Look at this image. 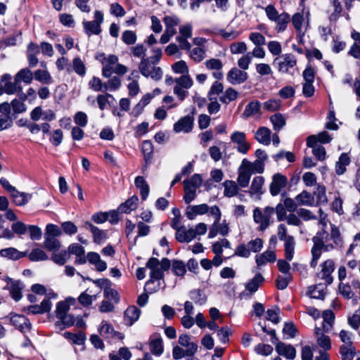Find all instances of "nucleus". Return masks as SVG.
Returning <instances> with one entry per match:
<instances>
[{
  "instance_id": "43",
  "label": "nucleus",
  "mask_w": 360,
  "mask_h": 360,
  "mask_svg": "<svg viewBox=\"0 0 360 360\" xmlns=\"http://www.w3.org/2000/svg\"><path fill=\"white\" fill-rule=\"evenodd\" d=\"M238 96V91L231 87L228 88L224 94L219 97V101L226 104H229L233 101H235Z\"/></svg>"
},
{
  "instance_id": "2",
  "label": "nucleus",
  "mask_w": 360,
  "mask_h": 360,
  "mask_svg": "<svg viewBox=\"0 0 360 360\" xmlns=\"http://www.w3.org/2000/svg\"><path fill=\"white\" fill-rule=\"evenodd\" d=\"M170 261L163 258L161 261L155 257H150L146 263V267L150 270V279L146 283H153L155 280H160L164 277V271L170 267Z\"/></svg>"
},
{
  "instance_id": "5",
  "label": "nucleus",
  "mask_w": 360,
  "mask_h": 360,
  "mask_svg": "<svg viewBox=\"0 0 360 360\" xmlns=\"http://www.w3.org/2000/svg\"><path fill=\"white\" fill-rule=\"evenodd\" d=\"M103 22V14L100 11L94 12V20L83 21L82 24L88 35L99 34L101 32V25Z\"/></svg>"
},
{
  "instance_id": "33",
  "label": "nucleus",
  "mask_w": 360,
  "mask_h": 360,
  "mask_svg": "<svg viewBox=\"0 0 360 360\" xmlns=\"http://www.w3.org/2000/svg\"><path fill=\"white\" fill-rule=\"evenodd\" d=\"M342 360H352L356 354V349L353 345H342L340 347Z\"/></svg>"
},
{
  "instance_id": "16",
  "label": "nucleus",
  "mask_w": 360,
  "mask_h": 360,
  "mask_svg": "<svg viewBox=\"0 0 360 360\" xmlns=\"http://www.w3.org/2000/svg\"><path fill=\"white\" fill-rule=\"evenodd\" d=\"M193 120L191 117L186 115L179 120L174 125V131L176 133H188L191 131Z\"/></svg>"
},
{
  "instance_id": "60",
  "label": "nucleus",
  "mask_w": 360,
  "mask_h": 360,
  "mask_svg": "<svg viewBox=\"0 0 360 360\" xmlns=\"http://www.w3.org/2000/svg\"><path fill=\"white\" fill-rule=\"evenodd\" d=\"M249 39L257 46H261L266 43L265 37L259 32H252Z\"/></svg>"
},
{
  "instance_id": "55",
  "label": "nucleus",
  "mask_w": 360,
  "mask_h": 360,
  "mask_svg": "<svg viewBox=\"0 0 360 360\" xmlns=\"http://www.w3.org/2000/svg\"><path fill=\"white\" fill-rule=\"evenodd\" d=\"M223 89H224L223 84L221 82L216 81L212 84V85L208 92L207 97L208 98H217V96H218L221 93H222Z\"/></svg>"
},
{
  "instance_id": "23",
  "label": "nucleus",
  "mask_w": 360,
  "mask_h": 360,
  "mask_svg": "<svg viewBox=\"0 0 360 360\" xmlns=\"http://www.w3.org/2000/svg\"><path fill=\"white\" fill-rule=\"evenodd\" d=\"M138 200V197L136 195H133L118 207V211L121 213H130L136 208Z\"/></svg>"
},
{
  "instance_id": "15",
  "label": "nucleus",
  "mask_w": 360,
  "mask_h": 360,
  "mask_svg": "<svg viewBox=\"0 0 360 360\" xmlns=\"http://www.w3.org/2000/svg\"><path fill=\"white\" fill-rule=\"evenodd\" d=\"M205 65L208 70H215L212 72V76L217 79H221L224 77L221 71L223 68L222 62L217 58H211L205 62Z\"/></svg>"
},
{
  "instance_id": "56",
  "label": "nucleus",
  "mask_w": 360,
  "mask_h": 360,
  "mask_svg": "<svg viewBox=\"0 0 360 360\" xmlns=\"http://www.w3.org/2000/svg\"><path fill=\"white\" fill-rule=\"evenodd\" d=\"M136 39V33L131 30H125L122 34V41L127 45L134 44Z\"/></svg>"
},
{
  "instance_id": "32",
  "label": "nucleus",
  "mask_w": 360,
  "mask_h": 360,
  "mask_svg": "<svg viewBox=\"0 0 360 360\" xmlns=\"http://www.w3.org/2000/svg\"><path fill=\"white\" fill-rule=\"evenodd\" d=\"M134 184L141 191V196L143 200H145L148 196L150 188L149 186L141 176L136 177Z\"/></svg>"
},
{
  "instance_id": "35",
  "label": "nucleus",
  "mask_w": 360,
  "mask_h": 360,
  "mask_svg": "<svg viewBox=\"0 0 360 360\" xmlns=\"http://www.w3.org/2000/svg\"><path fill=\"white\" fill-rule=\"evenodd\" d=\"M290 15L283 12L279 15V17L274 21L276 22V30L278 32H283L285 30L288 24L290 22Z\"/></svg>"
},
{
  "instance_id": "57",
  "label": "nucleus",
  "mask_w": 360,
  "mask_h": 360,
  "mask_svg": "<svg viewBox=\"0 0 360 360\" xmlns=\"http://www.w3.org/2000/svg\"><path fill=\"white\" fill-rule=\"evenodd\" d=\"M11 105L13 113L15 114L22 113L27 110L26 105L22 101L17 98H15L11 101Z\"/></svg>"
},
{
  "instance_id": "1",
  "label": "nucleus",
  "mask_w": 360,
  "mask_h": 360,
  "mask_svg": "<svg viewBox=\"0 0 360 360\" xmlns=\"http://www.w3.org/2000/svg\"><path fill=\"white\" fill-rule=\"evenodd\" d=\"M312 241L314 246L311 248L312 260L311 266L314 267L317 264L322 250L329 252L334 249H341L344 245L340 231L335 225H332L330 234L323 230L317 233L316 236L312 238Z\"/></svg>"
},
{
  "instance_id": "19",
  "label": "nucleus",
  "mask_w": 360,
  "mask_h": 360,
  "mask_svg": "<svg viewBox=\"0 0 360 360\" xmlns=\"http://www.w3.org/2000/svg\"><path fill=\"white\" fill-rule=\"evenodd\" d=\"M277 353L288 359H294L296 356V349L291 345H286L283 342L277 343L276 345Z\"/></svg>"
},
{
  "instance_id": "52",
  "label": "nucleus",
  "mask_w": 360,
  "mask_h": 360,
  "mask_svg": "<svg viewBox=\"0 0 360 360\" xmlns=\"http://www.w3.org/2000/svg\"><path fill=\"white\" fill-rule=\"evenodd\" d=\"M74 70L79 76H84L86 73V67L82 60L79 58H75L72 60V68Z\"/></svg>"
},
{
  "instance_id": "48",
  "label": "nucleus",
  "mask_w": 360,
  "mask_h": 360,
  "mask_svg": "<svg viewBox=\"0 0 360 360\" xmlns=\"http://www.w3.org/2000/svg\"><path fill=\"white\" fill-rule=\"evenodd\" d=\"M326 187L323 185H318L314 195L316 197L317 204H326L328 199L326 197Z\"/></svg>"
},
{
  "instance_id": "10",
  "label": "nucleus",
  "mask_w": 360,
  "mask_h": 360,
  "mask_svg": "<svg viewBox=\"0 0 360 360\" xmlns=\"http://www.w3.org/2000/svg\"><path fill=\"white\" fill-rule=\"evenodd\" d=\"M248 73L245 71L233 68L227 74V81L233 84H240L248 79Z\"/></svg>"
},
{
  "instance_id": "14",
  "label": "nucleus",
  "mask_w": 360,
  "mask_h": 360,
  "mask_svg": "<svg viewBox=\"0 0 360 360\" xmlns=\"http://www.w3.org/2000/svg\"><path fill=\"white\" fill-rule=\"evenodd\" d=\"M210 207L207 204L190 205L186 208V216L190 220H193L197 215H202L208 212Z\"/></svg>"
},
{
  "instance_id": "54",
  "label": "nucleus",
  "mask_w": 360,
  "mask_h": 360,
  "mask_svg": "<svg viewBox=\"0 0 360 360\" xmlns=\"http://www.w3.org/2000/svg\"><path fill=\"white\" fill-rule=\"evenodd\" d=\"M172 68L175 73L188 75V68L184 60L176 62L172 65Z\"/></svg>"
},
{
  "instance_id": "29",
  "label": "nucleus",
  "mask_w": 360,
  "mask_h": 360,
  "mask_svg": "<svg viewBox=\"0 0 360 360\" xmlns=\"http://www.w3.org/2000/svg\"><path fill=\"white\" fill-rule=\"evenodd\" d=\"M264 182V177L258 176L253 179L248 193L251 195H262L263 193L262 186Z\"/></svg>"
},
{
  "instance_id": "64",
  "label": "nucleus",
  "mask_w": 360,
  "mask_h": 360,
  "mask_svg": "<svg viewBox=\"0 0 360 360\" xmlns=\"http://www.w3.org/2000/svg\"><path fill=\"white\" fill-rule=\"evenodd\" d=\"M94 241L96 243H101L107 238L106 231L96 227L92 232Z\"/></svg>"
},
{
  "instance_id": "27",
  "label": "nucleus",
  "mask_w": 360,
  "mask_h": 360,
  "mask_svg": "<svg viewBox=\"0 0 360 360\" xmlns=\"http://www.w3.org/2000/svg\"><path fill=\"white\" fill-rule=\"evenodd\" d=\"M33 73L28 68L21 69L15 75V80L20 84V82L31 84L33 80Z\"/></svg>"
},
{
  "instance_id": "37",
  "label": "nucleus",
  "mask_w": 360,
  "mask_h": 360,
  "mask_svg": "<svg viewBox=\"0 0 360 360\" xmlns=\"http://www.w3.org/2000/svg\"><path fill=\"white\" fill-rule=\"evenodd\" d=\"M11 195L14 203L18 206L25 205L31 197L30 195L25 193H20L16 189L11 194Z\"/></svg>"
},
{
  "instance_id": "34",
  "label": "nucleus",
  "mask_w": 360,
  "mask_h": 360,
  "mask_svg": "<svg viewBox=\"0 0 360 360\" xmlns=\"http://www.w3.org/2000/svg\"><path fill=\"white\" fill-rule=\"evenodd\" d=\"M58 319V321L55 323V325L59 329H64L65 328L70 327L75 322L74 316L70 314H64Z\"/></svg>"
},
{
  "instance_id": "3",
  "label": "nucleus",
  "mask_w": 360,
  "mask_h": 360,
  "mask_svg": "<svg viewBox=\"0 0 360 360\" xmlns=\"http://www.w3.org/2000/svg\"><path fill=\"white\" fill-rule=\"evenodd\" d=\"M275 213L274 207L267 206L264 210L259 207H256L253 210V220L256 224H259V229L260 231L266 230L271 223L273 222L272 216Z\"/></svg>"
},
{
  "instance_id": "21",
  "label": "nucleus",
  "mask_w": 360,
  "mask_h": 360,
  "mask_svg": "<svg viewBox=\"0 0 360 360\" xmlns=\"http://www.w3.org/2000/svg\"><path fill=\"white\" fill-rule=\"evenodd\" d=\"M255 139L265 146H268L271 143V131L265 127H259L255 136Z\"/></svg>"
},
{
  "instance_id": "31",
  "label": "nucleus",
  "mask_w": 360,
  "mask_h": 360,
  "mask_svg": "<svg viewBox=\"0 0 360 360\" xmlns=\"http://www.w3.org/2000/svg\"><path fill=\"white\" fill-rule=\"evenodd\" d=\"M264 281V278L263 276L258 273L257 274L254 278L250 280L245 285V288L248 290L251 294L255 292L259 287L262 285V283Z\"/></svg>"
},
{
  "instance_id": "7",
  "label": "nucleus",
  "mask_w": 360,
  "mask_h": 360,
  "mask_svg": "<svg viewBox=\"0 0 360 360\" xmlns=\"http://www.w3.org/2000/svg\"><path fill=\"white\" fill-rule=\"evenodd\" d=\"M11 105L8 102L0 103V131L8 129L13 126V120L11 116Z\"/></svg>"
},
{
  "instance_id": "38",
  "label": "nucleus",
  "mask_w": 360,
  "mask_h": 360,
  "mask_svg": "<svg viewBox=\"0 0 360 360\" xmlns=\"http://www.w3.org/2000/svg\"><path fill=\"white\" fill-rule=\"evenodd\" d=\"M34 79L43 84H50L53 82L52 77L47 70H37L33 73Z\"/></svg>"
},
{
  "instance_id": "6",
  "label": "nucleus",
  "mask_w": 360,
  "mask_h": 360,
  "mask_svg": "<svg viewBox=\"0 0 360 360\" xmlns=\"http://www.w3.org/2000/svg\"><path fill=\"white\" fill-rule=\"evenodd\" d=\"M273 63L277 66L279 72L287 73L290 68H292L296 65L297 60L293 55L287 53L281 56L280 58H276Z\"/></svg>"
},
{
  "instance_id": "46",
  "label": "nucleus",
  "mask_w": 360,
  "mask_h": 360,
  "mask_svg": "<svg viewBox=\"0 0 360 360\" xmlns=\"http://www.w3.org/2000/svg\"><path fill=\"white\" fill-rule=\"evenodd\" d=\"M142 152L146 163H149L153 158V145L150 141H144L142 143Z\"/></svg>"
},
{
  "instance_id": "25",
  "label": "nucleus",
  "mask_w": 360,
  "mask_h": 360,
  "mask_svg": "<svg viewBox=\"0 0 360 360\" xmlns=\"http://www.w3.org/2000/svg\"><path fill=\"white\" fill-rule=\"evenodd\" d=\"M284 241L285 257L288 261H291L293 258L295 241L292 236L283 240Z\"/></svg>"
},
{
  "instance_id": "58",
  "label": "nucleus",
  "mask_w": 360,
  "mask_h": 360,
  "mask_svg": "<svg viewBox=\"0 0 360 360\" xmlns=\"http://www.w3.org/2000/svg\"><path fill=\"white\" fill-rule=\"evenodd\" d=\"M273 347L269 345L258 344L255 347V352L260 355L269 356L273 352Z\"/></svg>"
},
{
  "instance_id": "22",
  "label": "nucleus",
  "mask_w": 360,
  "mask_h": 360,
  "mask_svg": "<svg viewBox=\"0 0 360 360\" xmlns=\"http://www.w3.org/2000/svg\"><path fill=\"white\" fill-rule=\"evenodd\" d=\"M261 103L258 101H252L246 105L242 114L243 118H248L260 113Z\"/></svg>"
},
{
  "instance_id": "18",
  "label": "nucleus",
  "mask_w": 360,
  "mask_h": 360,
  "mask_svg": "<svg viewBox=\"0 0 360 360\" xmlns=\"http://www.w3.org/2000/svg\"><path fill=\"white\" fill-rule=\"evenodd\" d=\"M27 252H20L16 248L11 247L0 250V257L11 260H18L25 257Z\"/></svg>"
},
{
  "instance_id": "17",
  "label": "nucleus",
  "mask_w": 360,
  "mask_h": 360,
  "mask_svg": "<svg viewBox=\"0 0 360 360\" xmlns=\"http://www.w3.org/2000/svg\"><path fill=\"white\" fill-rule=\"evenodd\" d=\"M141 314V310L136 306L129 307L124 311V323L128 326H132L139 319Z\"/></svg>"
},
{
  "instance_id": "9",
  "label": "nucleus",
  "mask_w": 360,
  "mask_h": 360,
  "mask_svg": "<svg viewBox=\"0 0 360 360\" xmlns=\"http://www.w3.org/2000/svg\"><path fill=\"white\" fill-rule=\"evenodd\" d=\"M335 269V264L332 259H328L321 264V271L319 274V277L325 281V285H328L333 283V278L331 274Z\"/></svg>"
},
{
  "instance_id": "36",
  "label": "nucleus",
  "mask_w": 360,
  "mask_h": 360,
  "mask_svg": "<svg viewBox=\"0 0 360 360\" xmlns=\"http://www.w3.org/2000/svg\"><path fill=\"white\" fill-rule=\"evenodd\" d=\"M190 298L198 305H203L207 302V297L205 293L199 290L194 289L190 291Z\"/></svg>"
},
{
  "instance_id": "30",
  "label": "nucleus",
  "mask_w": 360,
  "mask_h": 360,
  "mask_svg": "<svg viewBox=\"0 0 360 360\" xmlns=\"http://www.w3.org/2000/svg\"><path fill=\"white\" fill-rule=\"evenodd\" d=\"M350 163V158L347 153H343L340 155L338 161L335 164V172L342 175L346 172V167Z\"/></svg>"
},
{
  "instance_id": "4",
  "label": "nucleus",
  "mask_w": 360,
  "mask_h": 360,
  "mask_svg": "<svg viewBox=\"0 0 360 360\" xmlns=\"http://www.w3.org/2000/svg\"><path fill=\"white\" fill-rule=\"evenodd\" d=\"M155 65L152 64L150 58H142L139 65V70L143 76L158 81L161 79L163 72L161 68Z\"/></svg>"
},
{
  "instance_id": "42",
  "label": "nucleus",
  "mask_w": 360,
  "mask_h": 360,
  "mask_svg": "<svg viewBox=\"0 0 360 360\" xmlns=\"http://www.w3.org/2000/svg\"><path fill=\"white\" fill-rule=\"evenodd\" d=\"M4 93H6L8 95L15 94L17 92H21L22 90V87L16 80L14 79V82H8L4 84L3 86Z\"/></svg>"
},
{
  "instance_id": "26",
  "label": "nucleus",
  "mask_w": 360,
  "mask_h": 360,
  "mask_svg": "<svg viewBox=\"0 0 360 360\" xmlns=\"http://www.w3.org/2000/svg\"><path fill=\"white\" fill-rule=\"evenodd\" d=\"M224 187V195L227 198H231L238 194L239 186L238 184L231 180H226L223 183Z\"/></svg>"
},
{
  "instance_id": "28",
  "label": "nucleus",
  "mask_w": 360,
  "mask_h": 360,
  "mask_svg": "<svg viewBox=\"0 0 360 360\" xmlns=\"http://www.w3.org/2000/svg\"><path fill=\"white\" fill-rule=\"evenodd\" d=\"M298 206H312L314 202V197L310 193L303 191L295 197Z\"/></svg>"
},
{
  "instance_id": "40",
  "label": "nucleus",
  "mask_w": 360,
  "mask_h": 360,
  "mask_svg": "<svg viewBox=\"0 0 360 360\" xmlns=\"http://www.w3.org/2000/svg\"><path fill=\"white\" fill-rule=\"evenodd\" d=\"M101 335L106 338H113L119 333H117L112 325L108 323L106 321H103L101 328L99 329Z\"/></svg>"
},
{
  "instance_id": "63",
  "label": "nucleus",
  "mask_w": 360,
  "mask_h": 360,
  "mask_svg": "<svg viewBox=\"0 0 360 360\" xmlns=\"http://www.w3.org/2000/svg\"><path fill=\"white\" fill-rule=\"evenodd\" d=\"M291 279L292 276L290 274L285 275V276H278L276 282L277 288L279 290L285 289Z\"/></svg>"
},
{
  "instance_id": "51",
  "label": "nucleus",
  "mask_w": 360,
  "mask_h": 360,
  "mask_svg": "<svg viewBox=\"0 0 360 360\" xmlns=\"http://www.w3.org/2000/svg\"><path fill=\"white\" fill-rule=\"evenodd\" d=\"M202 177L198 174H195L189 179H186L184 181V186H188L189 188L196 189L199 188L202 184Z\"/></svg>"
},
{
  "instance_id": "45",
  "label": "nucleus",
  "mask_w": 360,
  "mask_h": 360,
  "mask_svg": "<svg viewBox=\"0 0 360 360\" xmlns=\"http://www.w3.org/2000/svg\"><path fill=\"white\" fill-rule=\"evenodd\" d=\"M175 86L189 89L193 86V80L188 75H183L179 77L174 79Z\"/></svg>"
},
{
  "instance_id": "62",
  "label": "nucleus",
  "mask_w": 360,
  "mask_h": 360,
  "mask_svg": "<svg viewBox=\"0 0 360 360\" xmlns=\"http://www.w3.org/2000/svg\"><path fill=\"white\" fill-rule=\"evenodd\" d=\"M61 227L64 233L70 236L74 235L77 232V226L70 221L63 222Z\"/></svg>"
},
{
  "instance_id": "13",
  "label": "nucleus",
  "mask_w": 360,
  "mask_h": 360,
  "mask_svg": "<svg viewBox=\"0 0 360 360\" xmlns=\"http://www.w3.org/2000/svg\"><path fill=\"white\" fill-rule=\"evenodd\" d=\"M24 285L20 281L9 280L8 284L4 287V289L9 290L11 297L16 302L22 298V290Z\"/></svg>"
},
{
  "instance_id": "12",
  "label": "nucleus",
  "mask_w": 360,
  "mask_h": 360,
  "mask_svg": "<svg viewBox=\"0 0 360 360\" xmlns=\"http://www.w3.org/2000/svg\"><path fill=\"white\" fill-rule=\"evenodd\" d=\"M233 142L238 144L237 150L243 154L247 153L250 148L249 143L245 141V134L241 131H235L231 136Z\"/></svg>"
},
{
  "instance_id": "11",
  "label": "nucleus",
  "mask_w": 360,
  "mask_h": 360,
  "mask_svg": "<svg viewBox=\"0 0 360 360\" xmlns=\"http://www.w3.org/2000/svg\"><path fill=\"white\" fill-rule=\"evenodd\" d=\"M11 323L22 333L31 329L32 324L30 320L23 315L14 314L11 317Z\"/></svg>"
},
{
  "instance_id": "39",
  "label": "nucleus",
  "mask_w": 360,
  "mask_h": 360,
  "mask_svg": "<svg viewBox=\"0 0 360 360\" xmlns=\"http://www.w3.org/2000/svg\"><path fill=\"white\" fill-rule=\"evenodd\" d=\"M150 350L156 356H160L163 352L162 339L160 337L153 338L150 342Z\"/></svg>"
},
{
  "instance_id": "24",
  "label": "nucleus",
  "mask_w": 360,
  "mask_h": 360,
  "mask_svg": "<svg viewBox=\"0 0 360 360\" xmlns=\"http://www.w3.org/2000/svg\"><path fill=\"white\" fill-rule=\"evenodd\" d=\"M276 259V253L271 250H266L262 254L256 256V263L258 266H263L267 262H274Z\"/></svg>"
},
{
  "instance_id": "41",
  "label": "nucleus",
  "mask_w": 360,
  "mask_h": 360,
  "mask_svg": "<svg viewBox=\"0 0 360 360\" xmlns=\"http://www.w3.org/2000/svg\"><path fill=\"white\" fill-rule=\"evenodd\" d=\"M44 246L49 251H57L60 248V243L56 238L45 236Z\"/></svg>"
},
{
  "instance_id": "8",
  "label": "nucleus",
  "mask_w": 360,
  "mask_h": 360,
  "mask_svg": "<svg viewBox=\"0 0 360 360\" xmlns=\"http://www.w3.org/2000/svg\"><path fill=\"white\" fill-rule=\"evenodd\" d=\"M288 183V179L284 175L276 173L272 176V181L269 186V191L271 195H278Z\"/></svg>"
},
{
  "instance_id": "53",
  "label": "nucleus",
  "mask_w": 360,
  "mask_h": 360,
  "mask_svg": "<svg viewBox=\"0 0 360 360\" xmlns=\"http://www.w3.org/2000/svg\"><path fill=\"white\" fill-rule=\"evenodd\" d=\"M281 102L279 99H269L264 102L263 108L267 111L273 112L280 109Z\"/></svg>"
},
{
  "instance_id": "49",
  "label": "nucleus",
  "mask_w": 360,
  "mask_h": 360,
  "mask_svg": "<svg viewBox=\"0 0 360 360\" xmlns=\"http://www.w3.org/2000/svg\"><path fill=\"white\" fill-rule=\"evenodd\" d=\"M29 259L32 262L45 261L48 259V256L44 251L37 248L29 254Z\"/></svg>"
},
{
  "instance_id": "20",
  "label": "nucleus",
  "mask_w": 360,
  "mask_h": 360,
  "mask_svg": "<svg viewBox=\"0 0 360 360\" xmlns=\"http://www.w3.org/2000/svg\"><path fill=\"white\" fill-rule=\"evenodd\" d=\"M175 238L180 243H189L195 238L193 229H186L184 226H180L176 232Z\"/></svg>"
},
{
  "instance_id": "47",
  "label": "nucleus",
  "mask_w": 360,
  "mask_h": 360,
  "mask_svg": "<svg viewBox=\"0 0 360 360\" xmlns=\"http://www.w3.org/2000/svg\"><path fill=\"white\" fill-rule=\"evenodd\" d=\"M64 337L68 340H70L73 342L74 344L82 345L84 343L86 340L85 334L82 332L79 333H72L70 332H65L64 333Z\"/></svg>"
},
{
  "instance_id": "61",
  "label": "nucleus",
  "mask_w": 360,
  "mask_h": 360,
  "mask_svg": "<svg viewBox=\"0 0 360 360\" xmlns=\"http://www.w3.org/2000/svg\"><path fill=\"white\" fill-rule=\"evenodd\" d=\"M62 234L60 229L55 224H49L46 227L45 236H50L51 237L56 238Z\"/></svg>"
},
{
  "instance_id": "59",
  "label": "nucleus",
  "mask_w": 360,
  "mask_h": 360,
  "mask_svg": "<svg viewBox=\"0 0 360 360\" xmlns=\"http://www.w3.org/2000/svg\"><path fill=\"white\" fill-rule=\"evenodd\" d=\"M70 309V304L66 301H60L56 305V316L58 319L61 316L68 314Z\"/></svg>"
},
{
  "instance_id": "50",
  "label": "nucleus",
  "mask_w": 360,
  "mask_h": 360,
  "mask_svg": "<svg viewBox=\"0 0 360 360\" xmlns=\"http://www.w3.org/2000/svg\"><path fill=\"white\" fill-rule=\"evenodd\" d=\"M251 174L248 170H242L239 172L237 183L238 186H240L242 188H245L248 186L250 179Z\"/></svg>"
},
{
  "instance_id": "44",
  "label": "nucleus",
  "mask_w": 360,
  "mask_h": 360,
  "mask_svg": "<svg viewBox=\"0 0 360 360\" xmlns=\"http://www.w3.org/2000/svg\"><path fill=\"white\" fill-rule=\"evenodd\" d=\"M270 120L274 126L275 131H280L285 125V118L280 113H276L271 116Z\"/></svg>"
}]
</instances>
